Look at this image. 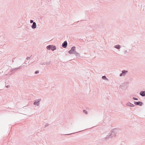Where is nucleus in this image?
Returning a JSON list of instances; mask_svg holds the SVG:
<instances>
[{
    "instance_id": "obj_3",
    "label": "nucleus",
    "mask_w": 145,
    "mask_h": 145,
    "mask_svg": "<svg viewBox=\"0 0 145 145\" xmlns=\"http://www.w3.org/2000/svg\"><path fill=\"white\" fill-rule=\"evenodd\" d=\"M135 104L136 105H138L141 106L142 104V103L140 102H135Z\"/></svg>"
},
{
    "instance_id": "obj_12",
    "label": "nucleus",
    "mask_w": 145,
    "mask_h": 145,
    "mask_svg": "<svg viewBox=\"0 0 145 145\" xmlns=\"http://www.w3.org/2000/svg\"><path fill=\"white\" fill-rule=\"evenodd\" d=\"M84 112L86 114L87 113V112L86 110H84Z\"/></svg>"
},
{
    "instance_id": "obj_1",
    "label": "nucleus",
    "mask_w": 145,
    "mask_h": 145,
    "mask_svg": "<svg viewBox=\"0 0 145 145\" xmlns=\"http://www.w3.org/2000/svg\"><path fill=\"white\" fill-rule=\"evenodd\" d=\"M75 50V47L74 46L73 47L71 48V49L70 50L69 52L70 54H72L74 53V52Z\"/></svg>"
},
{
    "instance_id": "obj_7",
    "label": "nucleus",
    "mask_w": 145,
    "mask_h": 145,
    "mask_svg": "<svg viewBox=\"0 0 145 145\" xmlns=\"http://www.w3.org/2000/svg\"><path fill=\"white\" fill-rule=\"evenodd\" d=\"M140 94L142 96H145V91H142L140 92Z\"/></svg>"
},
{
    "instance_id": "obj_10",
    "label": "nucleus",
    "mask_w": 145,
    "mask_h": 145,
    "mask_svg": "<svg viewBox=\"0 0 145 145\" xmlns=\"http://www.w3.org/2000/svg\"><path fill=\"white\" fill-rule=\"evenodd\" d=\"M50 45L48 46L47 47V48L48 49H50Z\"/></svg>"
},
{
    "instance_id": "obj_16",
    "label": "nucleus",
    "mask_w": 145,
    "mask_h": 145,
    "mask_svg": "<svg viewBox=\"0 0 145 145\" xmlns=\"http://www.w3.org/2000/svg\"><path fill=\"white\" fill-rule=\"evenodd\" d=\"M8 86H7V88H8Z\"/></svg>"
},
{
    "instance_id": "obj_13",
    "label": "nucleus",
    "mask_w": 145,
    "mask_h": 145,
    "mask_svg": "<svg viewBox=\"0 0 145 145\" xmlns=\"http://www.w3.org/2000/svg\"><path fill=\"white\" fill-rule=\"evenodd\" d=\"M39 72L38 71H37L35 72V73L37 74L38 73H39Z\"/></svg>"
},
{
    "instance_id": "obj_14",
    "label": "nucleus",
    "mask_w": 145,
    "mask_h": 145,
    "mask_svg": "<svg viewBox=\"0 0 145 145\" xmlns=\"http://www.w3.org/2000/svg\"><path fill=\"white\" fill-rule=\"evenodd\" d=\"M133 99L135 100H137V99L135 98H133Z\"/></svg>"
},
{
    "instance_id": "obj_9",
    "label": "nucleus",
    "mask_w": 145,
    "mask_h": 145,
    "mask_svg": "<svg viewBox=\"0 0 145 145\" xmlns=\"http://www.w3.org/2000/svg\"><path fill=\"white\" fill-rule=\"evenodd\" d=\"M115 47L118 49H120V46L119 45H118L116 46H115Z\"/></svg>"
},
{
    "instance_id": "obj_5",
    "label": "nucleus",
    "mask_w": 145,
    "mask_h": 145,
    "mask_svg": "<svg viewBox=\"0 0 145 145\" xmlns=\"http://www.w3.org/2000/svg\"><path fill=\"white\" fill-rule=\"evenodd\" d=\"M40 99H39L38 100H37V101H35L34 103V104L35 105H39V102L40 101Z\"/></svg>"
},
{
    "instance_id": "obj_15",
    "label": "nucleus",
    "mask_w": 145,
    "mask_h": 145,
    "mask_svg": "<svg viewBox=\"0 0 145 145\" xmlns=\"http://www.w3.org/2000/svg\"><path fill=\"white\" fill-rule=\"evenodd\" d=\"M33 22V20H31L30 21V22L31 23H32Z\"/></svg>"
},
{
    "instance_id": "obj_11",
    "label": "nucleus",
    "mask_w": 145,
    "mask_h": 145,
    "mask_svg": "<svg viewBox=\"0 0 145 145\" xmlns=\"http://www.w3.org/2000/svg\"><path fill=\"white\" fill-rule=\"evenodd\" d=\"M102 78L103 79H104L106 78V77L105 76H103L102 77Z\"/></svg>"
},
{
    "instance_id": "obj_8",
    "label": "nucleus",
    "mask_w": 145,
    "mask_h": 145,
    "mask_svg": "<svg viewBox=\"0 0 145 145\" xmlns=\"http://www.w3.org/2000/svg\"><path fill=\"white\" fill-rule=\"evenodd\" d=\"M127 72V71H122V73L120 74V76H122L123 75H124V73H125L126 72Z\"/></svg>"
},
{
    "instance_id": "obj_6",
    "label": "nucleus",
    "mask_w": 145,
    "mask_h": 145,
    "mask_svg": "<svg viewBox=\"0 0 145 145\" xmlns=\"http://www.w3.org/2000/svg\"><path fill=\"white\" fill-rule=\"evenodd\" d=\"M32 27L33 28L35 29L36 27V25L35 22H33Z\"/></svg>"
},
{
    "instance_id": "obj_4",
    "label": "nucleus",
    "mask_w": 145,
    "mask_h": 145,
    "mask_svg": "<svg viewBox=\"0 0 145 145\" xmlns=\"http://www.w3.org/2000/svg\"><path fill=\"white\" fill-rule=\"evenodd\" d=\"M50 49L53 51L56 49V47L54 46L50 45Z\"/></svg>"
},
{
    "instance_id": "obj_2",
    "label": "nucleus",
    "mask_w": 145,
    "mask_h": 145,
    "mask_svg": "<svg viewBox=\"0 0 145 145\" xmlns=\"http://www.w3.org/2000/svg\"><path fill=\"white\" fill-rule=\"evenodd\" d=\"M67 45V42L66 41H65L62 44V46L63 47L65 48L66 47Z\"/></svg>"
}]
</instances>
